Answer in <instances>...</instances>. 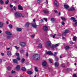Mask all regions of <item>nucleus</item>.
Returning <instances> with one entry per match:
<instances>
[{"label": "nucleus", "mask_w": 77, "mask_h": 77, "mask_svg": "<svg viewBox=\"0 0 77 77\" xmlns=\"http://www.w3.org/2000/svg\"><path fill=\"white\" fill-rule=\"evenodd\" d=\"M14 14L15 15L16 17L17 18H19V17H21V16L22 15L21 13L18 12L15 13H14Z\"/></svg>", "instance_id": "obj_1"}, {"label": "nucleus", "mask_w": 77, "mask_h": 77, "mask_svg": "<svg viewBox=\"0 0 77 77\" xmlns=\"http://www.w3.org/2000/svg\"><path fill=\"white\" fill-rule=\"evenodd\" d=\"M33 21L34 23H32V26L34 28H36L37 27V26L36 25V23H35V20L34 19L33 20Z\"/></svg>", "instance_id": "obj_2"}, {"label": "nucleus", "mask_w": 77, "mask_h": 77, "mask_svg": "<svg viewBox=\"0 0 77 77\" xmlns=\"http://www.w3.org/2000/svg\"><path fill=\"white\" fill-rule=\"evenodd\" d=\"M71 19L72 21H73V22H74L75 23V24L76 26H77V20H75V18L74 17H71Z\"/></svg>", "instance_id": "obj_3"}, {"label": "nucleus", "mask_w": 77, "mask_h": 77, "mask_svg": "<svg viewBox=\"0 0 77 77\" xmlns=\"http://www.w3.org/2000/svg\"><path fill=\"white\" fill-rule=\"evenodd\" d=\"M35 57L36 60H38L40 58V55L39 54H35Z\"/></svg>", "instance_id": "obj_4"}, {"label": "nucleus", "mask_w": 77, "mask_h": 77, "mask_svg": "<svg viewBox=\"0 0 77 77\" xmlns=\"http://www.w3.org/2000/svg\"><path fill=\"white\" fill-rule=\"evenodd\" d=\"M19 44L22 47H24L26 46V43L24 42H20V43Z\"/></svg>", "instance_id": "obj_5"}, {"label": "nucleus", "mask_w": 77, "mask_h": 77, "mask_svg": "<svg viewBox=\"0 0 77 77\" xmlns=\"http://www.w3.org/2000/svg\"><path fill=\"white\" fill-rule=\"evenodd\" d=\"M43 29L45 31H47L48 29V27L46 26H44L43 27Z\"/></svg>", "instance_id": "obj_6"}, {"label": "nucleus", "mask_w": 77, "mask_h": 77, "mask_svg": "<svg viewBox=\"0 0 77 77\" xmlns=\"http://www.w3.org/2000/svg\"><path fill=\"white\" fill-rule=\"evenodd\" d=\"M7 54L8 56H11L12 55L11 54V52L10 51H7Z\"/></svg>", "instance_id": "obj_7"}, {"label": "nucleus", "mask_w": 77, "mask_h": 77, "mask_svg": "<svg viewBox=\"0 0 77 77\" xmlns=\"http://www.w3.org/2000/svg\"><path fill=\"white\" fill-rule=\"evenodd\" d=\"M47 44L48 47H51V42L49 41L47 42Z\"/></svg>", "instance_id": "obj_8"}, {"label": "nucleus", "mask_w": 77, "mask_h": 77, "mask_svg": "<svg viewBox=\"0 0 77 77\" xmlns=\"http://www.w3.org/2000/svg\"><path fill=\"white\" fill-rule=\"evenodd\" d=\"M69 11H75V8L74 7H72L68 10Z\"/></svg>", "instance_id": "obj_9"}, {"label": "nucleus", "mask_w": 77, "mask_h": 77, "mask_svg": "<svg viewBox=\"0 0 77 77\" xmlns=\"http://www.w3.org/2000/svg\"><path fill=\"white\" fill-rule=\"evenodd\" d=\"M46 54H49V55H52V54H53V53H52L51 51L47 52H46Z\"/></svg>", "instance_id": "obj_10"}, {"label": "nucleus", "mask_w": 77, "mask_h": 77, "mask_svg": "<svg viewBox=\"0 0 77 77\" xmlns=\"http://www.w3.org/2000/svg\"><path fill=\"white\" fill-rule=\"evenodd\" d=\"M5 33L7 34V35H12V33L11 32L9 31H7L5 32Z\"/></svg>", "instance_id": "obj_11"}, {"label": "nucleus", "mask_w": 77, "mask_h": 77, "mask_svg": "<svg viewBox=\"0 0 77 77\" xmlns=\"http://www.w3.org/2000/svg\"><path fill=\"white\" fill-rule=\"evenodd\" d=\"M55 5L56 6H59V3H58V2H57L56 1H55L54 2Z\"/></svg>", "instance_id": "obj_12"}, {"label": "nucleus", "mask_w": 77, "mask_h": 77, "mask_svg": "<svg viewBox=\"0 0 77 77\" xmlns=\"http://www.w3.org/2000/svg\"><path fill=\"white\" fill-rule=\"evenodd\" d=\"M18 9L20 10H23V7L20 5H19L18 6Z\"/></svg>", "instance_id": "obj_13"}, {"label": "nucleus", "mask_w": 77, "mask_h": 77, "mask_svg": "<svg viewBox=\"0 0 77 77\" xmlns=\"http://www.w3.org/2000/svg\"><path fill=\"white\" fill-rule=\"evenodd\" d=\"M54 65H55V66H56V67H57L58 66H59V63L57 62H56L54 63Z\"/></svg>", "instance_id": "obj_14"}, {"label": "nucleus", "mask_w": 77, "mask_h": 77, "mask_svg": "<svg viewBox=\"0 0 77 77\" xmlns=\"http://www.w3.org/2000/svg\"><path fill=\"white\" fill-rule=\"evenodd\" d=\"M64 8H65L66 9H67L69 8V5H64Z\"/></svg>", "instance_id": "obj_15"}, {"label": "nucleus", "mask_w": 77, "mask_h": 77, "mask_svg": "<svg viewBox=\"0 0 77 77\" xmlns=\"http://www.w3.org/2000/svg\"><path fill=\"white\" fill-rule=\"evenodd\" d=\"M47 65V62L46 61H44L42 63V65L44 66H45L46 65Z\"/></svg>", "instance_id": "obj_16"}, {"label": "nucleus", "mask_w": 77, "mask_h": 77, "mask_svg": "<svg viewBox=\"0 0 77 77\" xmlns=\"http://www.w3.org/2000/svg\"><path fill=\"white\" fill-rule=\"evenodd\" d=\"M56 34H54V35H53L51 34L50 35V36L51 37H52V38H55V36H56Z\"/></svg>", "instance_id": "obj_17"}, {"label": "nucleus", "mask_w": 77, "mask_h": 77, "mask_svg": "<svg viewBox=\"0 0 77 77\" xmlns=\"http://www.w3.org/2000/svg\"><path fill=\"white\" fill-rule=\"evenodd\" d=\"M31 59H33V60H35V59L36 60V57H35V54L33 55L31 57Z\"/></svg>", "instance_id": "obj_18"}, {"label": "nucleus", "mask_w": 77, "mask_h": 77, "mask_svg": "<svg viewBox=\"0 0 77 77\" xmlns=\"http://www.w3.org/2000/svg\"><path fill=\"white\" fill-rule=\"evenodd\" d=\"M65 50H68L69 49V47L68 46H67L65 48Z\"/></svg>", "instance_id": "obj_19"}, {"label": "nucleus", "mask_w": 77, "mask_h": 77, "mask_svg": "<svg viewBox=\"0 0 77 77\" xmlns=\"http://www.w3.org/2000/svg\"><path fill=\"white\" fill-rule=\"evenodd\" d=\"M19 32H20L21 31V30H22V29L21 28H17L16 29Z\"/></svg>", "instance_id": "obj_20"}, {"label": "nucleus", "mask_w": 77, "mask_h": 77, "mask_svg": "<svg viewBox=\"0 0 77 77\" xmlns=\"http://www.w3.org/2000/svg\"><path fill=\"white\" fill-rule=\"evenodd\" d=\"M3 23L2 22H0V28H1V27H3Z\"/></svg>", "instance_id": "obj_21"}, {"label": "nucleus", "mask_w": 77, "mask_h": 77, "mask_svg": "<svg viewBox=\"0 0 77 77\" xmlns=\"http://www.w3.org/2000/svg\"><path fill=\"white\" fill-rule=\"evenodd\" d=\"M27 73H28V74H32V73H33L32 72L30 71H28Z\"/></svg>", "instance_id": "obj_22"}, {"label": "nucleus", "mask_w": 77, "mask_h": 77, "mask_svg": "<svg viewBox=\"0 0 77 77\" xmlns=\"http://www.w3.org/2000/svg\"><path fill=\"white\" fill-rule=\"evenodd\" d=\"M30 23L29 22H27L26 23V27H29V26L30 25Z\"/></svg>", "instance_id": "obj_23"}, {"label": "nucleus", "mask_w": 77, "mask_h": 77, "mask_svg": "<svg viewBox=\"0 0 77 77\" xmlns=\"http://www.w3.org/2000/svg\"><path fill=\"white\" fill-rule=\"evenodd\" d=\"M43 12L45 14H48V13H49V12L48 11L45 10H43Z\"/></svg>", "instance_id": "obj_24"}, {"label": "nucleus", "mask_w": 77, "mask_h": 77, "mask_svg": "<svg viewBox=\"0 0 77 77\" xmlns=\"http://www.w3.org/2000/svg\"><path fill=\"white\" fill-rule=\"evenodd\" d=\"M51 21H52V22H53L54 21H55V19L54 18H51Z\"/></svg>", "instance_id": "obj_25"}, {"label": "nucleus", "mask_w": 77, "mask_h": 77, "mask_svg": "<svg viewBox=\"0 0 77 77\" xmlns=\"http://www.w3.org/2000/svg\"><path fill=\"white\" fill-rule=\"evenodd\" d=\"M7 39H10L11 38H12V36H8L6 37Z\"/></svg>", "instance_id": "obj_26"}, {"label": "nucleus", "mask_w": 77, "mask_h": 77, "mask_svg": "<svg viewBox=\"0 0 77 77\" xmlns=\"http://www.w3.org/2000/svg\"><path fill=\"white\" fill-rule=\"evenodd\" d=\"M20 65H18L17 66L16 68L17 69H20Z\"/></svg>", "instance_id": "obj_27"}, {"label": "nucleus", "mask_w": 77, "mask_h": 77, "mask_svg": "<svg viewBox=\"0 0 77 77\" xmlns=\"http://www.w3.org/2000/svg\"><path fill=\"white\" fill-rule=\"evenodd\" d=\"M13 62L14 63H17V61L16 59H14L13 60Z\"/></svg>", "instance_id": "obj_28"}, {"label": "nucleus", "mask_w": 77, "mask_h": 77, "mask_svg": "<svg viewBox=\"0 0 77 77\" xmlns=\"http://www.w3.org/2000/svg\"><path fill=\"white\" fill-rule=\"evenodd\" d=\"M8 27L10 29H12V27H13L12 25L11 24L9 25H8Z\"/></svg>", "instance_id": "obj_29"}, {"label": "nucleus", "mask_w": 77, "mask_h": 77, "mask_svg": "<svg viewBox=\"0 0 77 77\" xmlns=\"http://www.w3.org/2000/svg\"><path fill=\"white\" fill-rule=\"evenodd\" d=\"M38 48H41L42 47V45L41 44H39L38 46Z\"/></svg>", "instance_id": "obj_30"}, {"label": "nucleus", "mask_w": 77, "mask_h": 77, "mask_svg": "<svg viewBox=\"0 0 77 77\" xmlns=\"http://www.w3.org/2000/svg\"><path fill=\"white\" fill-rule=\"evenodd\" d=\"M21 70L22 71H26V68H24V67H23L22 68H21Z\"/></svg>", "instance_id": "obj_31"}, {"label": "nucleus", "mask_w": 77, "mask_h": 77, "mask_svg": "<svg viewBox=\"0 0 77 77\" xmlns=\"http://www.w3.org/2000/svg\"><path fill=\"white\" fill-rule=\"evenodd\" d=\"M69 32V30H68V29H66L65 31V33H68V32Z\"/></svg>", "instance_id": "obj_32"}, {"label": "nucleus", "mask_w": 77, "mask_h": 77, "mask_svg": "<svg viewBox=\"0 0 77 77\" xmlns=\"http://www.w3.org/2000/svg\"><path fill=\"white\" fill-rule=\"evenodd\" d=\"M61 18L62 20H63L64 21H65V20H66V19H65V17H61Z\"/></svg>", "instance_id": "obj_33"}, {"label": "nucleus", "mask_w": 77, "mask_h": 77, "mask_svg": "<svg viewBox=\"0 0 77 77\" xmlns=\"http://www.w3.org/2000/svg\"><path fill=\"white\" fill-rule=\"evenodd\" d=\"M75 39H76V37H75V36L73 37V40L74 41H75Z\"/></svg>", "instance_id": "obj_34"}, {"label": "nucleus", "mask_w": 77, "mask_h": 77, "mask_svg": "<svg viewBox=\"0 0 77 77\" xmlns=\"http://www.w3.org/2000/svg\"><path fill=\"white\" fill-rule=\"evenodd\" d=\"M35 71L36 72H38V68L35 67Z\"/></svg>", "instance_id": "obj_35"}, {"label": "nucleus", "mask_w": 77, "mask_h": 77, "mask_svg": "<svg viewBox=\"0 0 77 77\" xmlns=\"http://www.w3.org/2000/svg\"><path fill=\"white\" fill-rule=\"evenodd\" d=\"M16 56H17V57H19V53H16Z\"/></svg>", "instance_id": "obj_36"}, {"label": "nucleus", "mask_w": 77, "mask_h": 77, "mask_svg": "<svg viewBox=\"0 0 77 77\" xmlns=\"http://www.w3.org/2000/svg\"><path fill=\"white\" fill-rule=\"evenodd\" d=\"M49 61L50 63H51L52 62H53V60L52 59H50L49 60Z\"/></svg>", "instance_id": "obj_37"}, {"label": "nucleus", "mask_w": 77, "mask_h": 77, "mask_svg": "<svg viewBox=\"0 0 77 77\" xmlns=\"http://www.w3.org/2000/svg\"><path fill=\"white\" fill-rule=\"evenodd\" d=\"M5 3L6 5H8V3H9V1L7 0L6 1H5Z\"/></svg>", "instance_id": "obj_38"}, {"label": "nucleus", "mask_w": 77, "mask_h": 77, "mask_svg": "<svg viewBox=\"0 0 77 77\" xmlns=\"http://www.w3.org/2000/svg\"><path fill=\"white\" fill-rule=\"evenodd\" d=\"M57 54V52H54V53L52 54V55H53L54 56H56Z\"/></svg>", "instance_id": "obj_39"}, {"label": "nucleus", "mask_w": 77, "mask_h": 77, "mask_svg": "<svg viewBox=\"0 0 77 77\" xmlns=\"http://www.w3.org/2000/svg\"><path fill=\"white\" fill-rule=\"evenodd\" d=\"M0 2L2 5L3 4V2L2 0H0Z\"/></svg>", "instance_id": "obj_40"}, {"label": "nucleus", "mask_w": 77, "mask_h": 77, "mask_svg": "<svg viewBox=\"0 0 77 77\" xmlns=\"http://www.w3.org/2000/svg\"><path fill=\"white\" fill-rule=\"evenodd\" d=\"M14 47L17 50H18L19 49V47H18V46H15Z\"/></svg>", "instance_id": "obj_41"}, {"label": "nucleus", "mask_w": 77, "mask_h": 77, "mask_svg": "<svg viewBox=\"0 0 77 77\" xmlns=\"http://www.w3.org/2000/svg\"><path fill=\"white\" fill-rule=\"evenodd\" d=\"M55 60L56 61H57L58 60H59V58H57V57H56L55 58Z\"/></svg>", "instance_id": "obj_42"}, {"label": "nucleus", "mask_w": 77, "mask_h": 77, "mask_svg": "<svg viewBox=\"0 0 77 77\" xmlns=\"http://www.w3.org/2000/svg\"><path fill=\"white\" fill-rule=\"evenodd\" d=\"M44 20H45V21H47V18H44Z\"/></svg>", "instance_id": "obj_43"}, {"label": "nucleus", "mask_w": 77, "mask_h": 77, "mask_svg": "<svg viewBox=\"0 0 77 77\" xmlns=\"http://www.w3.org/2000/svg\"><path fill=\"white\" fill-rule=\"evenodd\" d=\"M24 62V58H23L22 59L21 62L22 63H23Z\"/></svg>", "instance_id": "obj_44"}, {"label": "nucleus", "mask_w": 77, "mask_h": 77, "mask_svg": "<svg viewBox=\"0 0 77 77\" xmlns=\"http://www.w3.org/2000/svg\"><path fill=\"white\" fill-rule=\"evenodd\" d=\"M55 46V47H57L58 45H59L58 44H56L55 45H54Z\"/></svg>", "instance_id": "obj_45"}, {"label": "nucleus", "mask_w": 77, "mask_h": 77, "mask_svg": "<svg viewBox=\"0 0 77 77\" xmlns=\"http://www.w3.org/2000/svg\"><path fill=\"white\" fill-rule=\"evenodd\" d=\"M17 59L18 60H20V57H17Z\"/></svg>", "instance_id": "obj_46"}, {"label": "nucleus", "mask_w": 77, "mask_h": 77, "mask_svg": "<svg viewBox=\"0 0 77 77\" xmlns=\"http://www.w3.org/2000/svg\"><path fill=\"white\" fill-rule=\"evenodd\" d=\"M52 48H56V47H55V46H54V45H53L52 46Z\"/></svg>", "instance_id": "obj_47"}, {"label": "nucleus", "mask_w": 77, "mask_h": 77, "mask_svg": "<svg viewBox=\"0 0 77 77\" xmlns=\"http://www.w3.org/2000/svg\"><path fill=\"white\" fill-rule=\"evenodd\" d=\"M61 24H62V26H63V25H64V24H65V22H61Z\"/></svg>", "instance_id": "obj_48"}, {"label": "nucleus", "mask_w": 77, "mask_h": 77, "mask_svg": "<svg viewBox=\"0 0 77 77\" xmlns=\"http://www.w3.org/2000/svg\"><path fill=\"white\" fill-rule=\"evenodd\" d=\"M66 33L65 32H64V33L63 34V36H65V35H66Z\"/></svg>", "instance_id": "obj_49"}, {"label": "nucleus", "mask_w": 77, "mask_h": 77, "mask_svg": "<svg viewBox=\"0 0 77 77\" xmlns=\"http://www.w3.org/2000/svg\"><path fill=\"white\" fill-rule=\"evenodd\" d=\"M7 69H8V70H10V69H11V67H7Z\"/></svg>", "instance_id": "obj_50"}, {"label": "nucleus", "mask_w": 77, "mask_h": 77, "mask_svg": "<svg viewBox=\"0 0 77 77\" xmlns=\"http://www.w3.org/2000/svg\"><path fill=\"white\" fill-rule=\"evenodd\" d=\"M31 37L32 38H34V37H35V35L34 34H33V35H31Z\"/></svg>", "instance_id": "obj_51"}, {"label": "nucleus", "mask_w": 77, "mask_h": 77, "mask_svg": "<svg viewBox=\"0 0 77 77\" xmlns=\"http://www.w3.org/2000/svg\"><path fill=\"white\" fill-rule=\"evenodd\" d=\"M69 43L70 44H73V42L72 41H70Z\"/></svg>", "instance_id": "obj_52"}, {"label": "nucleus", "mask_w": 77, "mask_h": 77, "mask_svg": "<svg viewBox=\"0 0 77 77\" xmlns=\"http://www.w3.org/2000/svg\"><path fill=\"white\" fill-rule=\"evenodd\" d=\"M73 77H77V75L76 74H74L73 75Z\"/></svg>", "instance_id": "obj_53"}, {"label": "nucleus", "mask_w": 77, "mask_h": 77, "mask_svg": "<svg viewBox=\"0 0 77 77\" xmlns=\"http://www.w3.org/2000/svg\"><path fill=\"white\" fill-rule=\"evenodd\" d=\"M1 55L2 56H4V54L2 53L1 54Z\"/></svg>", "instance_id": "obj_54"}, {"label": "nucleus", "mask_w": 77, "mask_h": 77, "mask_svg": "<svg viewBox=\"0 0 77 77\" xmlns=\"http://www.w3.org/2000/svg\"><path fill=\"white\" fill-rule=\"evenodd\" d=\"M13 9H14V11H16V8H15V7H13Z\"/></svg>", "instance_id": "obj_55"}, {"label": "nucleus", "mask_w": 77, "mask_h": 77, "mask_svg": "<svg viewBox=\"0 0 77 77\" xmlns=\"http://www.w3.org/2000/svg\"><path fill=\"white\" fill-rule=\"evenodd\" d=\"M54 12L55 13H57V10H54Z\"/></svg>", "instance_id": "obj_56"}, {"label": "nucleus", "mask_w": 77, "mask_h": 77, "mask_svg": "<svg viewBox=\"0 0 77 77\" xmlns=\"http://www.w3.org/2000/svg\"><path fill=\"white\" fill-rule=\"evenodd\" d=\"M37 2L39 3H40L41 2V0H37Z\"/></svg>", "instance_id": "obj_57"}, {"label": "nucleus", "mask_w": 77, "mask_h": 77, "mask_svg": "<svg viewBox=\"0 0 77 77\" xmlns=\"http://www.w3.org/2000/svg\"><path fill=\"white\" fill-rule=\"evenodd\" d=\"M11 73H12V74L14 73H15V71L13 70H12L11 71Z\"/></svg>", "instance_id": "obj_58"}, {"label": "nucleus", "mask_w": 77, "mask_h": 77, "mask_svg": "<svg viewBox=\"0 0 77 77\" xmlns=\"http://www.w3.org/2000/svg\"><path fill=\"white\" fill-rule=\"evenodd\" d=\"M23 52H24V50H21L20 51V53H23Z\"/></svg>", "instance_id": "obj_59"}, {"label": "nucleus", "mask_w": 77, "mask_h": 77, "mask_svg": "<svg viewBox=\"0 0 77 77\" xmlns=\"http://www.w3.org/2000/svg\"><path fill=\"white\" fill-rule=\"evenodd\" d=\"M61 66L62 67H65V65L63 64L61 65Z\"/></svg>", "instance_id": "obj_60"}, {"label": "nucleus", "mask_w": 77, "mask_h": 77, "mask_svg": "<svg viewBox=\"0 0 77 77\" xmlns=\"http://www.w3.org/2000/svg\"><path fill=\"white\" fill-rule=\"evenodd\" d=\"M13 5H10V8H12L13 7Z\"/></svg>", "instance_id": "obj_61"}, {"label": "nucleus", "mask_w": 77, "mask_h": 77, "mask_svg": "<svg viewBox=\"0 0 77 77\" xmlns=\"http://www.w3.org/2000/svg\"><path fill=\"white\" fill-rule=\"evenodd\" d=\"M29 56V54H28V53H26V56Z\"/></svg>", "instance_id": "obj_62"}, {"label": "nucleus", "mask_w": 77, "mask_h": 77, "mask_svg": "<svg viewBox=\"0 0 77 77\" xmlns=\"http://www.w3.org/2000/svg\"><path fill=\"white\" fill-rule=\"evenodd\" d=\"M62 39H65V37H62Z\"/></svg>", "instance_id": "obj_63"}, {"label": "nucleus", "mask_w": 77, "mask_h": 77, "mask_svg": "<svg viewBox=\"0 0 77 77\" xmlns=\"http://www.w3.org/2000/svg\"><path fill=\"white\" fill-rule=\"evenodd\" d=\"M9 49H10V48H7V50H9Z\"/></svg>", "instance_id": "obj_64"}]
</instances>
